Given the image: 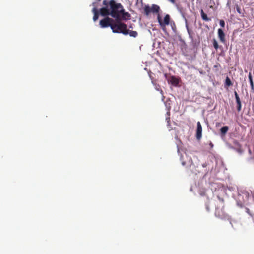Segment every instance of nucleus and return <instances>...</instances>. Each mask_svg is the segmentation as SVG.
Returning a JSON list of instances; mask_svg holds the SVG:
<instances>
[{
    "label": "nucleus",
    "mask_w": 254,
    "mask_h": 254,
    "mask_svg": "<svg viewBox=\"0 0 254 254\" xmlns=\"http://www.w3.org/2000/svg\"><path fill=\"white\" fill-rule=\"evenodd\" d=\"M104 5L100 10V13L103 16L111 15L115 19L121 18V14L124 12V8L121 3H117L114 0H104Z\"/></svg>",
    "instance_id": "nucleus-1"
},
{
    "label": "nucleus",
    "mask_w": 254,
    "mask_h": 254,
    "mask_svg": "<svg viewBox=\"0 0 254 254\" xmlns=\"http://www.w3.org/2000/svg\"><path fill=\"white\" fill-rule=\"evenodd\" d=\"M182 163V164H183V165H185V163L184 162H183Z\"/></svg>",
    "instance_id": "nucleus-28"
},
{
    "label": "nucleus",
    "mask_w": 254,
    "mask_h": 254,
    "mask_svg": "<svg viewBox=\"0 0 254 254\" xmlns=\"http://www.w3.org/2000/svg\"><path fill=\"white\" fill-rule=\"evenodd\" d=\"M218 198L222 205V208L221 209L219 207L216 208L215 215L220 218L223 219L227 216V214L223 210L224 208V202L223 199L220 198L219 197H218Z\"/></svg>",
    "instance_id": "nucleus-3"
},
{
    "label": "nucleus",
    "mask_w": 254,
    "mask_h": 254,
    "mask_svg": "<svg viewBox=\"0 0 254 254\" xmlns=\"http://www.w3.org/2000/svg\"><path fill=\"white\" fill-rule=\"evenodd\" d=\"M229 127L228 126H224L220 129V132L222 135H225L228 131Z\"/></svg>",
    "instance_id": "nucleus-14"
},
{
    "label": "nucleus",
    "mask_w": 254,
    "mask_h": 254,
    "mask_svg": "<svg viewBox=\"0 0 254 254\" xmlns=\"http://www.w3.org/2000/svg\"><path fill=\"white\" fill-rule=\"evenodd\" d=\"M157 20L160 26L163 28L165 27L166 25H168L169 24L170 16L169 14H166L163 20H162L160 14H158L157 16Z\"/></svg>",
    "instance_id": "nucleus-4"
},
{
    "label": "nucleus",
    "mask_w": 254,
    "mask_h": 254,
    "mask_svg": "<svg viewBox=\"0 0 254 254\" xmlns=\"http://www.w3.org/2000/svg\"><path fill=\"white\" fill-rule=\"evenodd\" d=\"M164 75L165 78L168 80V79L167 78V74L165 73Z\"/></svg>",
    "instance_id": "nucleus-26"
},
{
    "label": "nucleus",
    "mask_w": 254,
    "mask_h": 254,
    "mask_svg": "<svg viewBox=\"0 0 254 254\" xmlns=\"http://www.w3.org/2000/svg\"><path fill=\"white\" fill-rule=\"evenodd\" d=\"M219 24L221 27H224L225 26V22L223 20H220L219 21Z\"/></svg>",
    "instance_id": "nucleus-21"
},
{
    "label": "nucleus",
    "mask_w": 254,
    "mask_h": 254,
    "mask_svg": "<svg viewBox=\"0 0 254 254\" xmlns=\"http://www.w3.org/2000/svg\"><path fill=\"white\" fill-rule=\"evenodd\" d=\"M168 82L174 86H177L179 83V80L174 76H171L169 79H168Z\"/></svg>",
    "instance_id": "nucleus-8"
},
{
    "label": "nucleus",
    "mask_w": 254,
    "mask_h": 254,
    "mask_svg": "<svg viewBox=\"0 0 254 254\" xmlns=\"http://www.w3.org/2000/svg\"><path fill=\"white\" fill-rule=\"evenodd\" d=\"M151 12L153 13H158L160 10V7L158 5L156 4H152L151 9Z\"/></svg>",
    "instance_id": "nucleus-10"
},
{
    "label": "nucleus",
    "mask_w": 254,
    "mask_h": 254,
    "mask_svg": "<svg viewBox=\"0 0 254 254\" xmlns=\"http://www.w3.org/2000/svg\"><path fill=\"white\" fill-rule=\"evenodd\" d=\"M187 28L188 31H189V28H188V27ZM188 32H189V31H188Z\"/></svg>",
    "instance_id": "nucleus-32"
},
{
    "label": "nucleus",
    "mask_w": 254,
    "mask_h": 254,
    "mask_svg": "<svg viewBox=\"0 0 254 254\" xmlns=\"http://www.w3.org/2000/svg\"><path fill=\"white\" fill-rule=\"evenodd\" d=\"M210 146H213V144H212V143H210Z\"/></svg>",
    "instance_id": "nucleus-31"
},
{
    "label": "nucleus",
    "mask_w": 254,
    "mask_h": 254,
    "mask_svg": "<svg viewBox=\"0 0 254 254\" xmlns=\"http://www.w3.org/2000/svg\"><path fill=\"white\" fill-rule=\"evenodd\" d=\"M166 121H167V122L168 123H169V122H170V117H168L166 118Z\"/></svg>",
    "instance_id": "nucleus-25"
},
{
    "label": "nucleus",
    "mask_w": 254,
    "mask_h": 254,
    "mask_svg": "<svg viewBox=\"0 0 254 254\" xmlns=\"http://www.w3.org/2000/svg\"><path fill=\"white\" fill-rule=\"evenodd\" d=\"M210 146H213V144H212V143H210Z\"/></svg>",
    "instance_id": "nucleus-29"
},
{
    "label": "nucleus",
    "mask_w": 254,
    "mask_h": 254,
    "mask_svg": "<svg viewBox=\"0 0 254 254\" xmlns=\"http://www.w3.org/2000/svg\"><path fill=\"white\" fill-rule=\"evenodd\" d=\"M210 146H213V144H212V143H210Z\"/></svg>",
    "instance_id": "nucleus-30"
},
{
    "label": "nucleus",
    "mask_w": 254,
    "mask_h": 254,
    "mask_svg": "<svg viewBox=\"0 0 254 254\" xmlns=\"http://www.w3.org/2000/svg\"><path fill=\"white\" fill-rule=\"evenodd\" d=\"M213 46H214V48L216 50H217L219 46H218V43L215 39H213Z\"/></svg>",
    "instance_id": "nucleus-19"
},
{
    "label": "nucleus",
    "mask_w": 254,
    "mask_h": 254,
    "mask_svg": "<svg viewBox=\"0 0 254 254\" xmlns=\"http://www.w3.org/2000/svg\"><path fill=\"white\" fill-rule=\"evenodd\" d=\"M236 10L239 14H242L243 15V13H242V10L240 7L238 5H236Z\"/></svg>",
    "instance_id": "nucleus-20"
},
{
    "label": "nucleus",
    "mask_w": 254,
    "mask_h": 254,
    "mask_svg": "<svg viewBox=\"0 0 254 254\" xmlns=\"http://www.w3.org/2000/svg\"><path fill=\"white\" fill-rule=\"evenodd\" d=\"M92 12L94 13L93 19L94 21H96L98 19V17H99V12H98V10L97 9V8L95 7L93 8Z\"/></svg>",
    "instance_id": "nucleus-11"
},
{
    "label": "nucleus",
    "mask_w": 254,
    "mask_h": 254,
    "mask_svg": "<svg viewBox=\"0 0 254 254\" xmlns=\"http://www.w3.org/2000/svg\"><path fill=\"white\" fill-rule=\"evenodd\" d=\"M246 212L250 216H252V214L251 213V211L249 208H246Z\"/></svg>",
    "instance_id": "nucleus-23"
},
{
    "label": "nucleus",
    "mask_w": 254,
    "mask_h": 254,
    "mask_svg": "<svg viewBox=\"0 0 254 254\" xmlns=\"http://www.w3.org/2000/svg\"><path fill=\"white\" fill-rule=\"evenodd\" d=\"M218 35L220 41L222 43H224L225 42V35L222 29H218Z\"/></svg>",
    "instance_id": "nucleus-9"
},
{
    "label": "nucleus",
    "mask_w": 254,
    "mask_h": 254,
    "mask_svg": "<svg viewBox=\"0 0 254 254\" xmlns=\"http://www.w3.org/2000/svg\"><path fill=\"white\" fill-rule=\"evenodd\" d=\"M206 208L207 211H209V207H208L207 205L206 206Z\"/></svg>",
    "instance_id": "nucleus-27"
},
{
    "label": "nucleus",
    "mask_w": 254,
    "mask_h": 254,
    "mask_svg": "<svg viewBox=\"0 0 254 254\" xmlns=\"http://www.w3.org/2000/svg\"><path fill=\"white\" fill-rule=\"evenodd\" d=\"M234 95H235L236 103H237V109L238 112H240L241 110V107H242L241 102L240 99L239 98V96L236 91L234 92Z\"/></svg>",
    "instance_id": "nucleus-7"
},
{
    "label": "nucleus",
    "mask_w": 254,
    "mask_h": 254,
    "mask_svg": "<svg viewBox=\"0 0 254 254\" xmlns=\"http://www.w3.org/2000/svg\"><path fill=\"white\" fill-rule=\"evenodd\" d=\"M130 17V15L128 12H125L124 11L121 14V20H127Z\"/></svg>",
    "instance_id": "nucleus-12"
},
{
    "label": "nucleus",
    "mask_w": 254,
    "mask_h": 254,
    "mask_svg": "<svg viewBox=\"0 0 254 254\" xmlns=\"http://www.w3.org/2000/svg\"><path fill=\"white\" fill-rule=\"evenodd\" d=\"M121 18L115 19L111 25V28L113 33H122L124 35H127V26L126 24L121 22Z\"/></svg>",
    "instance_id": "nucleus-2"
},
{
    "label": "nucleus",
    "mask_w": 254,
    "mask_h": 254,
    "mask_svg": "<svg viewBox=\"0 0 254 254\" xmlns=\"http://www.w3.org/2000/svg\"><path fill=\"white\" fill-rule=\"evenodd\" d=\"M200 14H201V17L203 20L206 21H209L211 20V19L207 17V14L204 13V12L203 11V10L202 9H201L200 11Z\"/></svg>",
    "instance_id": "nucleus-13"
},
{
    "label": "nucleus",
    "mask_w": 254,
    "mask_h": 254,
    "mask_svg": "<svg viewBox=\"0 0 254 254\" xmlns=\"http://www.w3.org/2000/svg\"><path fill=\"white\" fill-rule=\"evenodd\" d=\"M170 2H171L173 4H174L175 3V0H168Z\"/></svg>",
    "instance_id": "nucleus-24"
},
{
    "label": "nucleus",
    "mask_w": 254,
    "mask_h": 254,
    "mask_svg": "<svg viewBox=\"0 0 254 254\" xmlns=\"http://www.w3.org/2000/svg\"><path fill=\"white\" fill-rule=\"evenodd\" d=\"M225 84V86H226L227 87H229L232 85V82H231L230 79L228 76L226 78Z\"/></svg>",
    "instance_id": "nucleus-17"
},
{
    "label": "nucleus",
    "mask_w": 254,
    "mask_h": 254,
    "mask_svg": "<svg viewBox=\"0 0 254 254\" xmlns=\"http://www.w3.org/2000/svg\"><path fill=\"white\" fill-rule=\"evenodd\" d=\"M127 34H129L130 36L133 37H136L138 35V33L135 31H131L127 29Z\"/></svg>",
    "instance_id": "nucleus-15"
},
{
    "label": "nucleus",
    "mask_w": 254,
    "mask_h": 254,
    "mask_svg": "<svg viewBox=\"0 0 254 254\" xmlns=\"http://www.w3.org/2000/svg\"><path fill=\"white\" fill-rule=\"evenodd\" d=\"M202 128L200 122L197 123V129L196 133V137L197 140H200L202 137Z\"/></svg>",
    "instance_id": "nucleus-6"
},
{
    "label": "nucleus",
    "mask_w": 254,
    "mask_h": 254,
    "mask_svg": "<svg viewBox=\"0 0 254 254\" xmlns=\"http://www.w3.org/2000/svg\"><path fill=\"white\" fill-rule=\"evenodd\" d=\"M114 22V20L112 18L107 17L103 19H102L100 21V25L102 28H106L110 27Z\"/></svg>",
    "instance_id": "nucleus-5"
},
{
    "label": "nucleus",
    "mask_w": 254,
    "mask_h": 254,
    "mask_svg": "<svg viewBox=\"0 0 254 254\" xmlns=\"http://www.w3.org/2000/svg\"><path fill=\"white\" fill-rule=\"evenodd\" d=\"M220 67V64L219 63H217L216 65H214L213 68L215 69L216 70H218L219 67Z\"/></svg>",
    "instance_id": "nucleus-22"
},
{
    "label": "nucleus",
    "mask_w": 254,
    "mask_h": 254,
    "mask_svg": "<svg viewBox=\"0 0 254 254\" xmlns=\"http://www.w3.org/2000/svg\"><path fill=\"white\" fill-rule=\"evenodd\" d=\"M249 81L250 83L251 89H252V90H254V86L252 77L251 73H249Z\"/></svg>",
    "instance_id": "nucleus-18"
},
{
    "label": "nucleus",
    "mask_w": 254,
    "mask_h": 254,
    "mask_svg": "<svg viewBox=\"0 0 254 254\" xmlns=\"http://www.w3.org/2000/svg\"><path fill=\"white\" fill-rule=\"evenodd\" d=\"M150 9L151 7L148 5L145 6L144 10L145 15H148L150 14V13L151 12V10Z\"/></svg>",
    "instance_id": "nucleus-16"
}]
</instances>
